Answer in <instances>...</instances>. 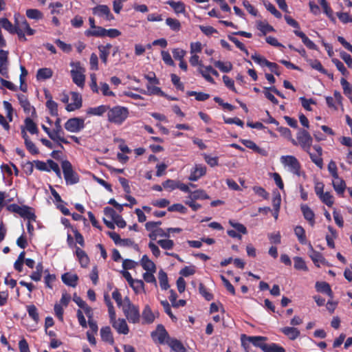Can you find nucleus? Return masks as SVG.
I'll list each match as a JSON object with an SVG mask.
<instances>
[{"mask_svg":"<svg viewBox=\"0 0 352 352\" xmlns=\"http://www.w3.org/2000/svg\"><path fill=\"white\" fill-rule=\"evenodd\" d=\"M129 111L127 107L117 105L110 107L107 111V120L109 122L121 125L129 117Z\"/></svg>","mask_w":352,"mask_h":352,"instance_id":"nucleus-1","label":"nucleus"},{"mask_svg":"<svg viewBox=\"0 0 352 352\" xmlns=\"http://www.w3.org/2000/svg\"><path fill=\"white\" fill-rule=\"evenodd\" d=\"M313 138L310 133L305 129L299 128L296 133V140L292 139V144L294 146H300V148L305 151L309 153V150L311 149L312 146Z\"/></svg>","mask_w":352,"mask_h":352,"instance_id":"nucleus-2","label":"nucleus"},{"mask_svg":"<svg viewBox=\"0 0 352 352\" xmlns=\"http://www.w3.org/2000/svg\"><path fill=\"white\" fill-rule=\"evenodd\" d=\"M61 167L65 182L67 185H73L79 182V175L74 170L71 162L67 160L61 162Z\"/></svg>","mask_w":352,"mask_h":352,"instance_id":"nucleus-3","label":"nucleus"},{"mask_svg":"<svg viewBox=\"0 0 352 352\" xmlns=\"http://www.w3.org/2000/svg\"><path fill=\"white\" fill-rule=\"evenodd\" d=\"M121 32L118 29L111 28L106 30L102 27H98L96 31H90L87 30L85 32V34L87 37L95 36V37H104L108 36L111 38L118 37L121 35Z\"/></svg>","mask_w":352,"mask_h":352,"instance_id":"nucleus-4","label":"nucleus"},{"mask_svg":"<svg viewBox=\"0 0 352 352\" xmlns=\"http://www.w3.org/2000/svg\"><path fill=\"white\" fill-rule=\"evenodd\" d=\"M124 315L129 322L136 324L140 320L139 307L132 304L129 300L123 309Z\"/></svg>","mask_w":352,"mask_h":352,"instance_id":"nucleus-5","label":"nucleus"},{"mask_svg":"<svg viewBox=\"0 0 352 352\" xmlns=\"http://www.w3.org/2000/svg\"><path fill=\"white\" fill-rule=\"evenodd\" d=\"M151 336L155 342H157L160 344H167L169 340H172L168 331L162 324H158L155 331L151 332Z\"/></svg>","mask_w":352,"mask_h":352,"instance_id":"nucleus-6","label":"nucleus"},{"mask_svg":"<svg viewBox=\"0 0 352 352\" xmlns=\"http://www.w3.org/2000/svg\"><path fill=\"white\" fill-rule=\"evenodd\" d=\"M64 126L65 129L69 132L78 133L85 128V120L82 118H69L65 123Z\"/></svg>","mask_w":352,"mask_h":352,"instance_id":"nucleus-7","label":"nucleus"},{"mask_svg":"<svg viewBox=\"0 0 352 352\" xmlns=\"http://www.w3.org/2000/svg\"><path fill=\"white\" fill-rule=\"evenodd\" d=\"M281 162L290 168V170L295 175L300 176V164L297 158L293 155H285L280 157Z\"/></svg>","mask_w":352,"mask_h":352,"instance_id":"nucleus-8","label":"nucleus"},{"mask_svg":"<svg viewBox=\"0 0 352 352\" xmlns=\"http://www.w3.org/2000/svg\"><path fill=\"white\" fill-rule=\"evenodd\" d=\"M75 66L76 69L71 70L72 80L78 87L82 88L85 81V69L80 67L79 62L76 63Z\"/></svg>","mask_w":352,"mask_h":352,"instance_id":"nucleus-9","label":"nucleus"},{"mask_svg":"<svg viewBox=\"0 0 352 352\" xmlns=\"http://www.w3.org/2000/svg\"><path fill=\"white\" fill-rule=\"evenodd\" d=\"M94 15L104 18L107 21L114 20V16L111 12L110 8L107 5H98L92 8Z\"/></svg>","mask_w":352,"mask_h":352,"instance_id":"nucleus-10","label":"nucleus"},{"mask_svg":"<svg viewBox=\"0 0 352 352\" xmlns=\"http://www.w3.org/2000/svg\"><path fill=\"white\" fill-rule=\"evenodd\" d=\"M17 98L20 105L23 108L24 112L27 114H31L32 118L36 117L35 108L31 105L26 96L23 94H18Z\"/></svg>","mask_w":352,"mask_h":352,"instance_id":"nucleus-11","label":"nucleus"},{"mask_svg":"<svg viewBox=\"0 0 352 352\" xmlns=\"http://www.w3.org/2000/svg\"><path fill=\"white\" fill-rule=\"evenodd\" d=\"M61 120L60 118H57L54 122V129L52 130V135L54 138V141H60L65 144H69V142L63 137L61 135L64 134L61 124Z\"/></svg>","mask_w":352,"mask_h":352,"instance_id":"nucleus-12","label":"nucleus"},{"mask_svg":"<svg viewBox=\"0 0 352 352\" xmlns=\"http://www.w3.org/2000/svg\"><path fill=\"white\" fill-rule=\"evenodd\" d=\"M206 170L207 168L206 166L201 164H195L190 171L188 179L192 182L197 181L206 175Z\"/></svg>","mask_w":352,"mask_h":352,"instance_id":"nucleus-13","label":"nucleus"},{"mask_svg":"<svg viewBox=\"0 0 352 352\" xmlns=\"http://www.w3.org/2000/svg\"><path fill=\"white\" fill-rule=\"evenodd\" d=\"M309 255L314 265L318 267H320V264L326 265L327 263L322 254L320 252L316 251L311 244L309 245Z\"/></svg>","mask_w":352,"mask_h":352,"instance_id":"nucleus-14","label":"nucleus"},{"mask_svg":"<svg viewBox=\"0 0 352 352\" xmlns=\"http://www.w3.org/2000/svg\"><path fill=\"white\" fill-rule=\"evenodd\" d=\"M8 52L3 50H0V74L5 76L6 78H8Z\"/></svg>","mask_w":352,"mask_h":352,"instance_id":"nucleus-15","label":"nucleus"},{"mask_svg":"<svg viewBox=\"0 0 352 352\" xmlns=\"http://www.w3.org/2000/svg\"><path fill=\"white\" fill-rule=\"evenodd\" d=\"M300 210L304 218L309 222V225L313 227L316 223L315 214L314 211L306 204L300 206Z\"/></svg>","mask_w":352,"mask_h":352,"instance_id":"nucleus-16","label":"nucleus"},{"mask_svg":"<svg viewBox=\"0 0 352 352\" xmlns=\"http://www.w3.org/2000/svg\"><path fill=\"white\" fill-rule=\"evenodd\" d=\"M240 142L247 148L252 149L255 153L260 154L262 156H267V151L262 148H260L258 146L255 142H254L252 140H245L241 139L240 140Z\"/></svg>","mask_w":352,"mask_h":352,"instance_id":"nucleus-17","label":"nucleus"},{"mask_svg":"<svg viewBox=\"0 0 352 352\" xmlns=\"http://www.w3.org/2000/svg\"><path fill=\"white\" fill-rule=\"evenodd\" d=\"M61 279L66 285L75 287L78 285V276L76 274L66 272L62 275Z\"/></svg>","mask_w":352,"mask_h":352,"instance_id":"nucleus-18","label":"nucleus"},{"mask_svg":"<svg viewBox=\"0 0 352 352\" xmlns=\"http://www.w3.org/2000/svg\"><path fill=\"white\" fill-rule=\"evenodd\" d=\"M280 331L291 340L297 339L300 335L299 329L294 327H285L281 328Z\"/></svg>","mask_w":352,"mask_h":352,"instance_id":"nucleus-19","label":"nucleus"},{"mask_svg":"<svg viewBox=\"0 0 352 352\" xmlns=\"http://www.w3.org/2000/svg\"><path fill=\"white\" fill-rule=\"evenodd\" d=\"M112 326L119 333L126 335L129 332V327L124 319L119 318L117 321L112 322Z\"/></svg>","mask_w":352,"mask_h":352,"instance_id":"nucleus-20","label":"nucleus"},{"mask_svg":"<svg viewBox=\"0 0 352 352\" xmlns=\"http://www.w3.org/2000/svg\"><path fill=\"white\" fill-rule=\"evenodd\" d=\"M142 324H151L154 322L155 316L148 305H145L142 313Z\"/></svg>","mask_w":352,"mask_h":352,"instance_id":"nucleus-21","label":"nucleus"},{"mask_svg":"<svg viewBox=\"0 0 352 352\" xmlns=\"http://www.w3.org/2000/svg\"><path fill=\"white\" fill-rule=\"evenodd\" d=\"M294 33L296 36L300 37L302 39V42L304 43V45L310 50H317V45L311 41L306 34L298 30H294Z\"/></svg>","mask_w":352,"mask_h":352,"instance_id":"nucleus-22","label":"nucleus"},{"mask_svg":"<svg viewBox=\"0 0 352 352\" xmlns=\"http://www.w3.org/2000/svg\"><path fill=\"white\" fill-rule=\"evenodd\" d=\"M76 255L80 264V266L85 268L89 263V258L86 252L78 247L76 248Z\"/></svg>","mask_w":352,"mask_h":352,"instance_id":"nucleus-23","label":"nucleus"},{"mask_svg":"<svg viewBox=\"0 0 352 352\" xmlns=\"http://www.w3.org/2000/svg\"><path fill=\"white\" fill-rule=\"evenodd\" d=\"M100 336L102 341L110 344L114 343L113 337L109 326L103 327L100 329Z\"/></svg>","mask_w":352,"mask_h":352,"instance_id":"nucleus-24","label":"nucleus"},{"mask_svg":"<svg viewBox=\"0 0 352 352\" xmlns=\"http://www.w3.org/2000/svg\"><path fill=\"white\" fill-rule=\"evenodd\" d=\"M109 109V106L104 105V104H101V105L96 107H89L87 110V114L91 115V116H101L105 112H107Z\"/></svg>","mask_w":352,"mask_h":352,"instance_id":"nucleus-25","label":"nucleus"},{"mask_svg":"<svg viewBox=\"0 0 352 352\" xmlns=\"http://www.w3.org/2000/svg\"><path fill=\"white\" fill-rule=\"evenodd\" d=\"M321 7L323 9V12L325 13V14L328 16V18L330 19V21L336 24V19L333 16V11L331 9V8L329 6L327 1L326 0H318Z\"/></svg>","mask_w":352,"mask_h":352,"instance_id":"nucleus-26","label":"nucleus"},{"mask_svg":"<svg viewBox=\"0 0 352 352\" xmlns=\"http://www.w3.org/2000/svg\"><path fill=\"white\" fill-rule=\"evenodd\" d=\"M167 344L175 352H186V349L181 341L176 338H172L167 342Z\"/></svg>","mask_w":352,"mask_h":352,"instance_id":"nucleus-27","label":"nucleus"},{"mask_svg":"<svg viewBox=\"0 0 352 352\" xmlns=\"http://www.w3.org/2000/svg\"><path fill=\"white\" fill-rule=\"evenodd\" d=\"M333 187L338 195H342L346 188L345 182L338 176V178H333L332 182Z\"/></svg>","mask_w":352,"mask_h":352,"instance_id":"nucleus-28","label":"nucleus"},{"mask_svg":"<svg viewBox=\"0 0 352 352\" xmlns=\"http://www.w3.org/2000/svg\"><path fill=\"white\" fill-rule=\"evenodd\" d=\"M111 44L107 43L105 45H99L98 47L100 52V58L102 62L105 65L107 63V58L109 55V50L111 48Z\"/></svg>","mask_w":352,"mask_h":352,"instance_id":"nucleus-29","label":"nucleus"},{"mask_svg":"<svg viewBox=\"0 0 352 352\" xmlns=\"http://www.w3.org/2000/svg\"><path fill=\"white\" fill-rule=\"evenodd\" d=\"M187 198L192 200H204L210 199V196L203 189H198L192 191Z\"/></svg>","mask_w":352,"mask_h":352,"instance_id":"nucleus-30","label":"nucleus"},{"mask_svg":"<svg viewBox=\"0 0 352 352\" xmlns=\"http://www.w3.org/2000/svg\"><path fill=\"white\" fill-rule=\"evenodd\" d=\"M316 289L318 292L326 294L329 297L333 298V292L329 283L326 282H316Z\"/></svg>","mask_w":352,"mask_h":352,"instance_id":"nucleus-31","label":"nucleus"},{"mask_svg":"<svg viewBox=\"0 0 352 352\" xmlns=\"http://www.w3.org/2000/svg\"><path fill=\"white\" fill-rule=\"evenodd\" d=\"M166 3L169 5L176 14H184L186 12V6L182 1H168Z\"/></svg>","mask_w":352,"mask_h":352,"instance_id":"nucleus-32","label":"nucleus"},{"mask_svg":"<svg viewBox=\"0 0 352 352\" xmlns=\"http://www.w3.org/2000/svg\"><path fill=\"white\" fill-rule=\"evenodd\" d=\"M141 265L144 270L148 272H155L156 270L155 263L146 254L141 259Z\"/></svg>","mask_w":352,"mask_h":352,"instance_id":"nucleus-33","label":"nucleus"},{"mask_svg":"<svg viewBox=\"0 0 352 352\" xmlns=\"http://www.w3.org/2000/svg\"><path fill=\"white\" fill-rule=\"evenodd\" d=\"M47 100L46 102V107L49 109L51 116H58V104L52 99L51 96L45 95Z\"/></svg>","mask_w":352,"mask_h":352,"instance_id":"nucleus-34","label":"nucleus"},{"mask_svg":"<svg viewBox=\"0 0 352 352\" xmlns=\"http://www.w3.org/2000/svg\"><path fill=\"white\" fill-rule=\"evenodd\" d=\"M53 71L50 68L44 67L38 69L36 78L38 80H44L52 78Z\"/></svg>","mask_w":352,"mask_h":352,"instance_id":"nucleus-35","label":"nucleus"},{"mask_svg":"<svg viewBox=\"0 0 352 352\" xmlns=\"http://www.w3.org/2000/svg\"><path fill=\"white\" fill-rule=\"evenodd\" d=\"M248 340L254 346L259 347L263 351V346L267 345L264 342L267 340L266 337L263 336H248Z\"/></svg>","mask_w":352,"mask_h":352,"instance_id":"nucleus-36","label":"nucleus"},{"mask_svg":"<svg viewBox=\"0 0 352 352\" xmlns=\"http://www.w3.org/2000/svg\"><path fill=\"white\" fill-rule=\"evenodd\" d=\"M170 294L168 298H169V300L170 301L172 306L173 307L178 308L179 307H184L186 305V301L185 300L180 299L178 301H176V299L177 298V294H176V292L174 290L171 289L170 291Z\"/></svg>","mask_w":352,"mask_h":352,"instance_id":"nucleus-37","label":"nucleus"},{"mask_svg":"<svg viewBox=\"0 0 352 352\" xmlns=\"http://www.w3.org/2000/svg\"><path fill=\"white\" fill-rule=\"evenodd\" d=\"M158 279L160 287L162 290H166L169 288L167 274L163 270H160L158 273Z\"/></svg>","mask_w":352,"mask_h":352,"instance_id":"nucleus-38","label":"nucleus"},{"mask_svg":"<svg viewBox=\"0 0 352 352\" xmlns=\"http://www.w3.org/2000/svg\"><path fill=\"white\" fill-rule=\"evenodd\" d=\"M0 25L12 34H14V32H16V29L17 28L16 25H12L7 18H0Z\"/></svg>","mask_w":352,"mask_h":352,"instance_id":"nucleus-39","label":"nucleus"},{"mask_svg":"<svg viewBox=\"0 0 352 352\" xmlns=\"http://www.w3.org/2000/svg\"><path fill=\"white\" fill-rule=\"evenodd\" d=\"M294 233L300 243L302 245L307 243L305 231L301 226H297L294 228Z\"/></svg>","mask_w":352,"mask_h":352,"instance_id":"nucleus-40","label":"nucleus"},{"mask_svg":"<svg viewBox=\"0 0 352 352\" xmlns=\"http://www.w3.org/2000/svg\"><path fill=\"white\" fill-rule=\"evenodd\" d=\"M129 285L135 294L144 292V283L142 280L134 279Z\"/></svg>","mask_w":352,"mask_h":352,"instance_id":"nucleus-41","label":"nucleus"},{"mask_svg":"<svg viewBox=\"0 0 352 352\" xmlns=\"http://www.w3.org/2000/svg\"><path fill=\"white\" fill-rule=\"evenodd\" d=\"M14 23L16 27L20 28L23 31L30 25L25 18L23 16H21L19 14H14Z\"/></svg>","mask_w":352,"mask_h":352,"instance_id":"nucleus-42","label":"nucleus"},{"mask_svg":"<svg viewBox=\"0 0 352 352\" xmlns=\"http://www.w3.org/2000/svg\"><path fill=\"white\" fill-rule=\"evenodd\" d=\"M25 129L32 135L37 134L38 133V129L36 123L30 118H26L25 119Z\"/></svg>","mask_w":352,"mask_h":352,"instance_id":"nucleus-43","label":"nucleus"},{"mask_svg":"<svg viewBox=\"0 0 352 352\" xmlns=\"http://www.w3.org/2000/svg\"><path fill=\"white\" fill-rule=\"evenodd\" d=\"M25 14L30 19L39 20L43 18V14L38 9H28Z\"/></svg>","mask_w":352,"mask_h":352,"instance_id":"nucleus-44","label":"nucleus"},{"mask_svg":"<svg viewBox=\"0 0 352 352\" xmlns=\"http://www.w3.org/2000/svg\"><path fill=\"white\" fill-rule=\"evenodd\" d=\"M263 351L264 352H285V349L276 344V343H271V344H267V345L263 346Z\"/></svg>","mask_w":352,"mask_h":352,"instance_id":"nucleus-45","label":"nucleus"},{"mask_svg":"<svg viewBox=\"0 0 352 352\" xmlns=\"http://www.w3.org/2000/svg\"><path fill=\"white\" fill-rule=\"evenodd\" d=\"M214 64L216 67L225 73L230 72L233 67L232 64L230 62L223 63L221 60H217Z\"/></svg>","mask_w":352,"mask_h":352,"instance_id":"nucleus-46","label":"nucleus"},{"mask_svg":"<svg viewBox=\"0 0 352 352\" xmlns=\"http://www.w3.org/2000/svg\"><path fill=\"white\" fill-rule=\"evenodd\" d=\"M328 230L329 231L331 232V235H327L326 236V241H327V245L331 248H335V244H334V239L336 238L337 236V232L336 230L331 226H329L328 227Z\"/></svg>","mask_w":352,"mask_h":352,"instance_id":"nucleus-47","label":"nucleus"},{"mask_svg":"<svg viewBox=\"0 0 352 352\" xmlns=\"http://www.w3.org/2000/svg\"><path fill=\"white\" fill-rule=\"evenodd\" d=\"M320 201L328 207H331L334 203V198L329 192H326L319 197Z\"/></svg>","mask_w":352,"mask_h":352,"instance_id":"nucleus-48","label":"nucleus"},{"mask_svg":"<svg viewBox=\"0 0 352 352\" xmlns=\"http://www.w3.org/2000/svg\"><path fill=\"white\" fill-rule=\"evenodd\" d=\"M307 62L312 69H316L322 74H327V69L323 67L320 60L317 59H309Z\"/></svg>","mask_w":352,"mask_h":352,"instance_id":"nucleus-49","label":"nucleus"},{"mask_svg":"<svg viewBox=\"0 0 352 352\" xmlns=\"http://www.w3.org/2000/svg\"><path fill=\"white\" fill-rule=\"evenodd\" d=\"M186 94L188 96H195V99L197 101H205L210 98V94H208L195 91H188Z\"/></svg>","mask_w":352,"mask_h":352,"instance_id":"nucleus-50","label":"nucleus"},{"mask_svg":"<svg viewBox=\"0 0 352 352\" xmlns=\"http://www.w3.org/2000/svg\"><path fill=\"white\" fill-rule=\"evenodd\" d=\"M199 294L208 301L213 299V294L210 293L204 283H200L199 284Z\"/></svg>","mask_w":352,"mask_h":352,"instance_id":"nucleus-51","label":"nucleus"},{"mask_svg":"<svg viewBox=\"0 0 352 352\" xmlns=\"http://www.w3.org/2000/svg\"><path fill=\"white\" fill-rule=\"evenodd\" d=\"M27 311L28 313L29 316L36 322H38L39 320V315L38 313V309L34 305H30L27 306Z\"/></svg>","mask_w":352,"mask_h":352,"instance_id":"nucleus-52","label":"nucleus"},{"mask_svg":"<svg viewBox=\"0 0 352 352\" xmlns=\"http://www.w3.org/2000/svg\"><path fill=\"white\" fill-rule=\"evenodd\" d=\"M294 268L298 270H302L305 272L308 271V267L305 262V261L302 259V258L299 256H295L294 258Z\"/></svg>","mask_w":352,"mask_h":352,"instance_id":"nucleus-53","label":"nucleus"},{"mask_svg":"<svg viewBox=\"0 0 352 352\" xmlns=\"http://www.w3.org/2000/svg\"><path fill=\"white\" fill-rule=\"evenodd\" d=\"M166 23L170 28L175 32H177L181 28V24L179 20L168 17L166 19Z\"/></svg>","mask_w":352,"mask_h":352,"instance_id":"nucleus-54","label":"nucleus"},{"mask_svg":"<svg viewBox=\"0 0 352 352\" xmlns=\"http://www.w3.org/2000/svg\"><path fill=\"white\" fill-rule=\"evenodd\" d=\"M311 158V160L313 163H314L318 168H322L323 167V160L322 158V155L318 154H314L311 153L310 150H309V153H307Z\"/></svg>","mask_w":352,"mask_h":352,"instance_id":"nucleus-55","label":"nucleus"},{"mask_svg":"<svg viewBox=\"0 0 352 352\" xmlns=\"http://www.w3.org/2000/svg\"><path fill=\"white\" fill-rule=\"evenodd\" d=\"M44 272L46 274L44 278L45 286L50 289H52L53 286L52 283L56 280V275L54 274H50L48 270H45Z\"/></svg>","mask_w":352,"mask_h":352,"instance_id":"nucleus-56","label":"nucleus"},{"mask_svg":"<svg viewBox=\"0 0 352 352\" xmlns=\"http://www.w3.org/2000/svg\"><path fill=\"white\" fill-rule=\"evenodd\" d=\"M161 305L163 306L165 313L171 318L173 322L177 320V317L173 314L170 304L167 300H162Z\"/></svg>","mask_w":352,"mask_h":352,"instance_id":"nucleus-57","label":"nucleus"},{"mask_svg":"<svg viewBox=\"0 0 352 352\" xmlns=\"http://www.w3.org/2000/svg\"><path fill=\"white\" fill-rule=\"evenodd\" d=\"M229 224L232 227H233L237 232H239L243 234H246L248 233V230L246 227L241 223H236L232 220H230Z\"/></svg>","mask_w":352,"mask_h":352,"instance_id":"nucleus-58","label":"nucleus"},{"mask_svg":"<svg viewBox=\"0 0 352 352\" xmlns=\"http://www.w3.org/2000/svg\"><path fill=\"white\" fill-rule=\"evenodd\" d=\"M157 243L164 250H172L175 245L173 240L168 239L158 240Z\"/></svg>","mask_w":352,"mask_h":352,"instance_id":"nucleus-59","label":"nucleus"},{"mask_svg":"<svg viewBox=\"0 0 352 352\" xmlns=\"http://www.w3.org/2000/svg\"><path fill=\"white\" fill-rule=\"evenodd\" d=\"M264 6L265 8L276 18L280 19L282 17V14L278 10H277L276 7L270 2L264 3Z\"/></svg>","mask_w":352,"mask_h":352,"instance_id":"nucleus-60","label":"nucleus"},{"mask_svg":"<svg viewBox=\"0 0 352 352\" xmlns=\"http://www.w3.org/2000/svg\"><path fill=\"white\" fill-rule=\"evenodd\" d=\"M251 58L256 63L258 64L261 67H264V66L267 67L268 66L267 63H270V61L268 60H267L265 58L260 56L259 54H257L256 53H255L254 54H252L251 56Z\"/></svg>","mask_w":352,"mask_h":352,"instance_id":"nucleus-61","label":"nucleus"},{"mask_svg":"<svg viewBox=\"0 0 352 352\" xmlns=\"http://www.w3.org/2000/svg\"><path fill=\"white\" fill-rule=\"evenodd\" d=\"M168 210L169 212H179L182 214H186L187 212V208L182 204H174L168 208Z\"/></svg>","mask_w":352,"mask_h":352,"instance_id":"nucleus-62","label":"nucleus"},{"mask_svg":"<svg viewBox=\"0 0 352 352\" xmlns=\"http://www.w3.org/2000/svg\"><path fill=\"white\" fill-rule=\"evenodd\" d=\"M206 162L211 167H214L219 165V159L217 157H211L206 153L202 154Z\"/></svg>","mask_w":352,"mask_h":352,"instance_id":"nucleus-63","label":"nucleus"},{"mask_svg":"<svg viewBox=\"0 0 352 352\" xmlns=\"http://www.w3.org/2000/svg\"><path fill=\"white\" fill-rule=\"evenodd\" d=\"M340 84L342 87L344 94L346 96H349L352 94V86L350 83L344 78H342L340 80Z\"/></svg>","mask_w":352,"mask_h":352,"instance_id":"nucleus-64","label":"nucleus"}]
</instances>
